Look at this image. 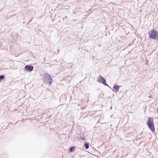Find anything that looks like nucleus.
<instances>
[{
    "mask_svg": "<svg viewBox=\"0 0 158 158\" xmlns=\"http://www.w3.org/2000/svg\"><path fill=\"white\" fill-rule=\"evenodd\" d=\"M147 124L149 128L152 132L155 131L154 124L152 118L149 117L148 118L147 121Z\"/></svg>",
    "mask_w": 158,
    "mask_h": 158,
    "instance_id": "f257e3e1",
    "label": "nucleus"
},
{
    "mask_svg": "<svg viewBox=\"0 0 158 158\" xmlns=\"http://www.w3.org/2000/svg\"><path fill=\"white\" fill-rule=\"evenodd\" d=\"M149 37L153 39L157 40L158 42V34L156 30L153 29L148 32Z\"/></svg>",
    "mask_w": 158,
    "mask_h": 158,
    "instance_id": "f03ea898",
    "label": "nucleus"
},
{
    "mask_svg": "<svg viewBox=\"0 0 158 158\" xmlns=\"http://www.w3.org/2000/svg\"><path fill=\"white\" fill-rule=\"evenodd\" d=\"M44 78L45 80H47L48 81V83L50 85L52 82V79L50 75L48 73H45L44 77Z\"/></svg>",
    "mask_w": 158,
    "mask_h": 158,
    "instance_id": "7ed1b4c3",
    "label": "nucleus"
},
{
    "mask_svg": "<svg viewBox=\"0 0 158 158\" xmlns=\"http://www.w3.org/2000/svg\"><path fill=\"white\" fill-rule=\"evenodd\" d=\"M97 81L100 83H102L104 85L109 87V86L106 83V80L101 76H100V77L98 78Z\"/></svg>",
    "mask_w": 158,
    "mask_h": 158,
    "instance_id": "20e7f679",
    "label": "nucleus"
},
{
    "mask_svg": "<svg viewBox=\"0 0 158 158\" xmlns=\"http://www.w3.org/2000/svg\"><path fill=\"white\" fill-rule=\"evenodd\" d=\"M34 67L31 65H27L25 66V69L27 71L31 72L33 69Z\"/></svg>",
    "mask_w": 158,
    "mask_h": 158,
    "instance_id": "39448f33",
    "label": "nucleus"
},
{
    "mask_svg": "<svg viewBox=\"0 0 158 158\" xmlns=\"http://www.w3.org/2000/svg\"><path fill=\"white\" fill-rule=\"evenodd\" d=\"M119 86H118L117 85H115L114 86L113 88L114 89L116 92H118L119 89Z\"/></svg>",
    "mask_w": 158,
    "mask_h": 158,
    "instance_id": "423d86ee",
    "label": "nucleus"
},
{
    "mask_svg": "<svg viewBox=\"0 0 158 158\" xmlns=\"http://www.w3.org/2000/svg\"><path fill=\"white\" fill-rule=\"evenodd\" d=\"M89 143H84V146L85 147V149H87L89 148Z\"/></svg>",
    "mask_w": 158,
    "mask_h": 158,
    "instance_id": "0eeeda50",
    "label": "nucleus"
},
{
    "mask_svg": "<svg viewBox=\"0 0 158 158\" xmlns=\"http://www.w3.org/2000/svg\"><path fill=\"white\" fill-rule=\"evenodd\" d=\"M75 148V147L74 146H73V147H71V148H70L69 149V151L70 152H73Z\"/></svg>",
    "mask_w": 158,
    "mask_h": 158,
    "instance_id": "6e6552de",
    "label": "nucleus"
},
{
    "mask_svg": "<svg viewBox=\"0 0 158 158\" xmlns=\"http://www.w3.org/2000/svg\"><path fill=\"white\" fill-rule=\"evenodd\" d=\"M5 78V76L4 75H0V81L4 79Z\"/></svg>",
    "mask_w": 158,
    "mask_h": 158,
    "instance_id": "1a4fd4ad",
    "label": "nucleus"
},
{
    "mask_svg": "<svg viewBox=\"0 0 158 158\" xmlns=\"http://www.w3.org/2000/svg\"><path fill=\"white\" fill-rule=\"evenodd\" d=\"M81 139L82 140H84L85 139L83 137H82L81 138Z\"/></svg>",
    "mask_w": 158,
    "mask_h": 158,
    "instance_id": "9d476101",
    "label": "nucleus"
}]
</instances>
